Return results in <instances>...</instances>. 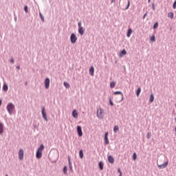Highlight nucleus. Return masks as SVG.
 Here are the masks:
<instances>
[{
	"label": "nucleus",
	"instance_id": "obj_1",
	"mask_svg": "<svg viewBox=\"0 0 176 176\" xmlns=\"http://www.w3.org/2000/svg\"><path fill=\"white\" fill-rule=\"evenodd\" d=\"M43 149H45V146H43V144H41L38 148L36 154V157L37 159H41V157H42V151H43Z\"/></svg>",
	"mask_w": 176,
	"mask_h": 176
},
{
	"label": "nucleus",
	"instance_id": "obj_2",
	"mask_svg": "<svg viewBox=\"0 0 176 176\" xmlns=\"http://www.w3.org/2000/svg\"><path fill=\"white\" fill-rule=\"evenodd\" d=\"M14 110V104H13L12 103H9L7 105V111H8V112H9V113L10 115H12V113L13 112Z\"/></svg>",
	"mask_w": 176,
	"mask_h": 176
},
{
	"label": "nucleus",
	"instance_id": "obj_3",
	"mask_svg": "<svg viewBox=\"0 0 176 176\" xmlns=\"http://www.w3.org/2000/svg\"><path fill=\"white\" fill-rule=\"evenodd\" d=\"M97 116L99 119H103L104 118V110L102 109H98Z\"/></svg>",
	"mask_w": 176,
	"mask_h": 176
},
{
	"label": "nucleus",
	"instance_id": "obj_4",
	"mask_svg": "<svg viewBox=\"0 0 176 176\" xmlns=\"http://www.w3.org/2000/svg\"><path fill=\"white\" fill-rule=\"evenodd\" d=\"M70 41L72 43H75L76 41H78V38L76 37V35L75 34H72L70 36Z\"/></svg>",
	"mask_w": 176,
	"mask_h": 176
},
{
	"label": "nucleus",
	"instance_id": "obj_5",
	"mask_svg": "<svg viewBox=\"0 0 176 176\" xmlns=\"http://www.w3.org/2000/svg\"><path fill=\"white\" fill-rule=\"evenodd\" d=\"M19 160L24 159V151L23 149H21L19 152Z\"/></svg>",
	"mask_w": 176,
	"mask_h": 176
},
{
	"label": "nucleus",
	"instance_id": "obj_6",
	"mask_svg": "<svg viewBox=\"0 0 176 176\" xmlns=\"http://www.w3.org/2000/svg\"><path fill=\"white\" fill-rule=\"evenodd\" d=\"M49 86H50V79H49V78H47L45 80V89H49Z\"/></svg>",
	"mask_w": 176,
	"mask_h": 176
},
{
	"label": "nucleus",
	"instance_id": "obj_7",
	"mask_svg": "<svg viewBox=\"0 0 176 176\" xmlns=\"http://www.w3.org/2000/svg\"><path fill=\"white\" fill-rule=\"evenodd\" d=\"M77 133L79 137H82L83 135V133L82 132V127H80V126H77Z\"/></svg>",
	"mask_w": 176,
	"mask_h": 176
},
{
	"label": "nucleus",
	"instance_id": "obj_8",
	"mask_svg": "<svg viewBox=\"0 0 176 176\" xmlns=\"http://www.w3.org/2000/svg\"><path fill=\"white\" fill-rule=\"evenodd\" d=\"M42 116L45 120L47 121V116H46V111H45V107L42 108Z\"/></svg>",
	"mask_w": 176,
	"mask_h": 176
},
{
	"label": "nucleus",
	"instance_id": "obj_9",
	"mask_svg": "<svg viewBox=\"0 0 176 176\" xmlns=\"http://www.w3.org/2000/svg\"><path fill=\"white\" fill-rule=\"evenodd\" d=\"M104 144H106V145L109 144V140H108V132H107L104 135Z\"/></svg>",
	"mask_w": 176,
	"mask_h": 176
},
{
	"label": "nucleus",
	"instance_id": "obj_10",
	"mask_svg": "<svg viewBox=\"0 0 176 176\" xmlns=\"http://www.w3.org/2000/svg\"><path fill=\"white\" fill-rule=\"evenodd\" d=\"M168 166V161L165 162L164 164L158 165L159 168H166V166Z\"/></svg>",
	"mask_w": 176,
	"mask_h": 176
},
{
	"label": "nucleus",
	"instance_id": "obj_11",
	"mask_svg": "<svg viewBox=\"0 0 176 176\" xmlns=\"http://www.w3.org/2000/svg\"><path fill=\"white\" fill-rule=\"evenodd\" d=\"M78 32L80 34L83 35L85 34V29L82 27L78 28Z\"/></svg>",
	"mask_w": 176,
	"mask_h": 176
},
{
	"label": "nucleus",
	"instance_id": "obj_12",
	"mask_svg": "<svg viewBox=\"0 0 176 176\" xmlns=\"http://www.w3.org/2000/svg\"><path fill=\"white\" fill-rule=\"evenodd\" d=\"M127 54V52L126 50H123L120 53V57H123V56H126Z\"/></svg>",
	"mask_w": 176,
	"mask_h": 176
},
{
	"label": "nucleus",
	"instance_id": "obj_13",
	"mask_svg": "<svg viewBox=\"0 0 176 176\" xmlns=\"http://www.w3.org/2000/svg\"><path fill=\"white\" fill-rule=\"evenodd\" d=\"M108 160L109 163H111V164H113L115 162V159H113L111 155L109 156Z\"/></svg>",
	"mask_w": 176,
	"mask_h": 176
},
{
	"label": "nucleus",
	"instance_id": "obj_14",
	"mask_svg": "<svg viewBox=\"0 0 176 176\" xmlns=\"http://www.w3.org/2000/svg\"><path fill=\"white\" fill-rule=\"evenodd\" d=\"M131 34H133V30L131 29H129L126 36L130 38V36H131Z\"/></svg>",
	"mask_w": 176,
	"mask_h": 176
},
{
	"label": "nucleus",
	"instance_id": "obj_15",
	"mask_svg": "<svg viewBox=\"0 0 176 176\" xmlns=\"http://www.w3.org/2000/svg\"><path fill=\"white\" fill-rule=\"evenodd\" d=\"M89 74L90 75H91V76H93V75H94V67H91L89 69Z\"/></svg>",
	"mask_w": 176,
	"mask_h": 176
},
{
	"label": "nucleus",
	"instance_id": "obj_16",
	"mask_svg": "<svg viewBox=\"0 0 176 176\" xmlns=\"http://www.w3.org/2000/svg\"><path fill=\"white\" fill-rule=\"evenodd\" d=\"M153 100H155V96L153 94H151L149 98V102H153Z\"/></svg>",
	"mask_w": 176,
	"mask_h": 176
},
{
	"label": "nucleus",
	"instance_id": "obj_17",
	"mask_svg": "<svg viewBox=\"0 0 176 176\" xmlns=\"http://www.w3.org/2000/svg\"><path fill=\"white\" fill-rule=\"evenodd\" d=\"M73 118H78V111L76 110H74L72 112Z\"/></svg>",
	"mask_w": 176,
	"mask_h": 176
},
{
	"label": "nucleus",
	"instance_id": "obj_18",
	"mask_svg": "<svg viewBox=\"0 0 176 176\" xmlns=\"http://www.w3.org/2000/svg\"><path fill=\"white\" fill-rule=\"evenodd\" d=\"M3 124L0 123V134H3Z\"/></svg>",
	"mask_w": 176,
	"mask_h": 176
},
{
	"label": "nucleus",
	"instance_id": "obj_19",
	"mask_svg": "<svg viewBox=\"0 0 176 176\" xmlns=\"http://www.w3.org/2000/svg\"><path fill=\"white\" fill-rule=\"evenodd\" d=\"M114 133H118L119 131V126L118 125H116L113 128Z\"/></svg>",
	"mask_w": 176,
	"mask_h": 176
},
{
	"label": "nucleus",
	"instance_id": "obj_20",
	"mask_svg": "<svg viewBox=\"0 0 176 176\" xmlns=\"http://www.w3.org/2000/svg\"><path fill=\"white\" fill-rule=\"evenodd\" d=\"M100 170H104V164L102 162H99Z\"/></svg>",
	"mask_w": 176,
	"mask_h": 176
},
{
	"label": "nucleus",
	"instance_id": "obj_21",
	"mask_svg": "<svg viewBox=\"0 0 176 176\" xmlns=\"http://www.w3.org/2000/svg\"><path fill=\"white\" fill-rule=\"evenodd\" d=\"M168 17H170V19H174V13H173V12L168 13Z\"/></svg>",
	"mask_w": 176,
	"mask_h": 176
},
{
	"label": "nucleus",
	"instance_id": "obj_22",
	"mask_svg": "<svg viewBox=\"0 0 176 176\" xmlns=\"http://www.w3.org/2000/svg\"><path fill=\"white\" fill-rule=\"evenodd\" d=\"M8 85L6 84H4L3 86V89L4 91H8Z\"/></svg>",
	"mask_w": 176,
	"mask_h": 176
},
{
	"label": "nucleus",
	"instance_id": "obj_23",
	"mask_svg": "<svg viewBox=\"0 0 176 176\" xmlns=\"http://www.w3.org/2000/svg\"><path fill=\"white\" fill-rule=\"evenodd\" d=\"M79 156H80V159H83V151L82 150H80L79 151Z\"/></svg>",
	"mask_w": 176,
	"mask_h": 176
},
{
	"label": "nucleus",
	"instance_id": "obj_24",
	"mask_svg": "<svg viewBox=\"0 0 176 176\" xmlns=\"http://www.w3.org/2000/svg\"><path fill=\"white\" fill-rule=\"evenodd\" d=\"M63 85L65 86V87H66L67 89H69V84L67 82H64Z\"/></svg>",
	"mask_w": 176,
	"mask_h": 176
},
{
	"label": "nucleus",
	"instance_id": "obj_25",
	"mask_svg": "<svg viewBox=\"0 0 176 176\" xmlns=\"http://www.w3.org/2000/svg\"><path fill=\"white\" fill-rule=\"evenodd\" d=\"M140 94H141V88L138 89L136 96L138 97Z\"/></svg>",
	"mask_w": 176,
	"mask_h": 176
},
{
	"label": "nucleus",
	"instance_id": "obj_26",
	"mask_svg": "<svg viewBox=\"0 0 176 176\" xmlns=\"http://www.w3.org/2000/svg\"><path fill=\"white\" fill-rule=\"evenodd\" d=\"M157 27H159V23L157 22H156L153 25V30H156V28H157Z\"/></svg>",
	"mask_w": 176,
	"mask_h": 176
},
{
	"label": "nucleus",
	"instance_id": "obj_27",
	"mask_svg": "<svg viewBox=\"0 0 176 176\" xmlns=\"http://www.w3.org/2000/svg\"><path fill=\"white\" fill-rule=\"evenodd\" d=\"M150 40L151 41V42H155L156 41V39L155 38V36H151L150 37Z\"/></svg>",
	"mask_w": 176,
	"mask_h": 176
},
{
	"label": "nucleus",
	"instance_id": "obj_28",
	"mask_svg": "<svg viewBox=\"0 0 176 176\" xmlns=\"http://www.w3.org/2000/svg\"><path fill=\"white\" fill-rule=\"evenodd\" d=\"M115 82H111V83H110V87L111 88V89H113V87H115Z\"/></svg>",
	"mask_w": 176,
	"mask_h": 176
},
{
	"label": "nucleus",
	"instance_id": "obj_29",
	"mask_svg": "<svg viewBox=\"0 0 176 176\" xmlns=\"http://www.w3.org/2000/svg\"><path fill=\"white\" fill-rule=\"evenodd\" d=\"M152 134L151 133V132H148L146 135V138H148L149 140V138H151Z\"/></svg>",
	"mask_w": 176,
	"mask_h": 176
},
{
	"label": "nucleus",
	"instance_id": "obj_30",
	"mask_svg": "<svg viewBox=\"0 0 176 176\" xmlns=\"http://www.w3.org/2000/svg\"><path fill=\"white\" fill-rule=\"evenodd\" d=\"M115 96H117L118 94H121L122 96H123V94H122V91H116L114 92Z\"/></svg>",
	"mask_w": 176,
	"mask_h": 176
},
{
	"label": "nucleus",
	"instance_id": "obj_31",
	"mask_svg": "<svg viewBox=\"0 0 176 176\" xmlns=\"http://www.w3.org/2000/svg\"><path fill=\"white\" fill-rule=\"evenodd\" d=\"M133 157V160H137V153H134Z\"/></svg>",
	"mask_w": 176,
	"mask_h": 176
},
{
	"label": "nucleus",
	"instance_id": "obj_32",
	"mask_svg": "<svg viewBox=\"0 0 176 176\" xmlns=\"http://www.w3.org/2000/svg\"><path fill=\"white\" fill-rule=\"evenodd\" d=\"M67 170H68V169H67V166H64V168H63V172H64L65 174H67Z\"/></svg>",
	"mask_w": 176,
	"mask_h": 176
},
{
	"label": "nucleus",
	"instance_id": "obj_33",
	"mask_svg": "<svg viewBox=\"0 0 176 176\" xmlns=\"http://www.w3.org/2000/svg\"><path fill=\"white\" fill-rule=\"evenodd\" d=\"M69 168L71 170H72V166L71 165V159L69 157Z\"/></svg>",
	"mask_w": 176,
	"mask_h": 176
},
{
	"label": "nucleus",
	"instance_id": "obj_34",
	"mask_svg": "<svg viewBox=\"0 0 176 176\" xmlns=\"http://www.w3.org/2000/svg\"><path fill=\"white\" fill-rule=\"evenodd\" d=\"M40 17H41V19L42 20V21H45V18H43V16H42V14L40 13Z\"/></svg>",
	"mask_w": 176,
	"mask_h": 176
},
{
	"label": "nucleus",
	"instance_id": "obj_35",
	"mask_svg": "<svg viewBox=\"0 0 176 176\" xmlns=\"http://www.w3.org/2000/svg\"><path fill=\"white\" fill-rule=\"evenodd\" d=\"M25 12L28 13V7L27 6H25Z\"/></svg>",
	"mask_w": 176,
	"mask_h": 176
},
{
	"label": "nucleus",
	"instance_id": "obj_36",
	"mask_svg": "<svg viewBox=\"0 0 176 176\" xmlns=\"http://www.w3.org/2000/svg\"><path fill=\"white\" fill-rule=\"evenodd\" d=\"M173 8V9H176V1L174 2Z\"/></svg>",
	"mask_w": 176,
	"mask_h": 176
},
{
	"label": "nucleus",
	"instance_id": "obj_37",
	"mask_svg": "<svg viewBox=\"0 0 176 176\" xmlns=\"http://www.w3.org/2000/svg\"><path fill=\"white\" fill-rule=\"evenodd\" d=\"M78 27L79 28H80V27H82V22H78Z\"/></svg>",
	"mask_w": 176,
	"mask_h": 176
},
{
	"label": "nucleus",
	"instance_id": "obj_38",
	"mask_svg": "<svg viewBox=\"0 0 176 176\" xmlns=\"http://www.w3.org/2000/svg\"><path fill=\"white\" fill-rule=\"evenodd\" d=\"M130 6V1L128 0V5L126 7V9H129V7Z\"/></svg>",
	"mask_w": 176,
	"mask_h": 176
},
{
	"label": "nucleus",
	"instance_id": "obj_39",
	"mask_svg": "<svg viewBox=\"0 0 176 176\" xmlns=\"http://www.w3.org/2000/svg\"><path fill=\"white\" fill-rule=\"evenodd\" d=\"M110 105H111V107H113V102H112V100H110Z\"/></svg>",
	"mask_w": 176,
	"mask_h": 176
},
{
	"label": "nucleus",
	"instance_id": "obj_40",
	"mask_svg": "<svg viewBox=\"0 0 176 176\" xmlns=\"http://www.w3.org/2000/svg\"><path fill=\"white\" fill-rule=\"evenodd\" d=\"M146 16H148L147 12H146V13L144 14V15L143 16V19H145V17H146Z\"/></svg>",
	"mask_w": 176,
	"mask_h": 176
},
{
	"label": "nucleus",
	"instance_id": "obj_41",
	"mask_svg": "<svg viewBox=\"0 0 176 176\" xmlns=\"http://www.w3.org/2000/svg\"><path fill=\"white\" fill-rule=\"evenodd\" d=\"M11 63L13 64V63H14V59H11L10 60Z\"/></svg>",
	"mask_w": 176,
	"mask_h": 176
},
{
	"label": "nucleus",
	"instance_id": "obj_42",
	"mask_svg": "<svg viewBox=\"0 0 176 176\" xmlns=\"http://www.w3.org/2000/svg\"><path fill=\"white\" fill-rule=\"evenodd\" d=\"M118 171L120 173H120H122V171L120 170V168H118Z\"/></svg>",
	"mask_w": 176,
	"mask_h": 176
},
{
	"label": "nucleus",
	"instance_id": "obj_43",
	"mask_svg": "<svg viewBox=\"0 0 176 176\" xmlns=\"http://www.w3.org/2000/svg\"><path fill=\"white\" fill-rule=\"evenodd\" d=\"M153 10H155V5H153Z\"/></svg>",
	"mask_w": 176,
	"mask_h": 176
},
{
	"label": "nucleus",
	"instance_id": "obj_44",
	"mask_svg": "<svg viewBox=\"0 0 176 176\" xmlns=\"http://www.w3.org/2000/svg\"><path fill=\"white\" fill-rule=\"evenodd\" d=\"M2 104V100H0V107Z\"/></svg>",
	"mask_w": 176,
	"mask_h": 176
},
{
	"label": "nucleus",
	"instance_id": "obj_45",
	"mask_svg": "<svg viewBox=\"0 0 176 176\" xmlns=\"http://www.w3.org/2000/svg\"><path fill=\"white\" fill-rule=\"evenodd\" d=\"M16 68H17L18 69H20V66H17Z\"/></svg>",
	"mask_w": 176,
	"mask_h": 176
},
{
	"label": "nucleus",
	"instance_id": "obj_46",
	"mask_svg": "<svg viewBox=\"0 0 176 176\" xmlns=\"http://www.w3.org/2000/svg\"><path fill=\"white\" fill-rule=\"evenodd\" d=\"M148 3L151 2V0H148Z\"/></svg>",
	"mask_w": 176,
	"mask_h": 176
},
{
	"label": "nucleus",
	"instance_id": "obj_47",
	"mask_svg": "<svg viewBox=\"0 0 176 176\" xmlns=\"http://www.w3.org/2000/svg\"><path fill=\"white\" fill-rule=\"evenodd\" d=\"M119 176H122V173H120V175Z\"/></svg>",
	"mask_w": 176,
	"mask_h": 176
},
{
	"label": "nucleus",
	"instance_id": "obj_48",
	"mask_svg": "<svg viewBox=\"0 0 176 176\" xmlns=\"http://www.w3.org/2000/svg\"><path fill=\"white\" fill-rule=\"evenodd\" d=\"M112 2H115V0H113Z\"/></svg>",
	"mask_w": 176,
	"mask_h": 176
},
{
	"label": "nucleus",
	"instance_id": "obj_49",
	"mask_svg": "<svg viewBox=\"0 0 176 176\" xmlns=\"http://www.w3.org/2000/svg\"><path fill=\"white\" fill-rule=\"evenodd\" d=\"M175 120H176V118H175Z\"/></svg>",
	"mask_w": 176,
	"mask_h": 176
}]
</instances>
